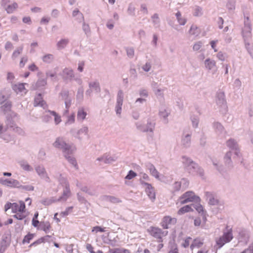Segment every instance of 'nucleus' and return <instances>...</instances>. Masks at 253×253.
Returning a JSON list of instances; mask_svg holds the SVG:
<instances>
[{
	"label": "nucleus",
	"instance_id": "41",
	"mask_svg": "<svg viewBox=\"0 0 253 253\" xmlns=\"http://www.w3.org/2000/svg\"><path fill=\"white\" fill-rule=\"evenodd\" d=\"M193 211L192 206L186 205L181 208L178 211L177 213L179 215H182L186 212Z\"/></svg>",
	"mask_w": 253,
	"mask_h": 253
},
{
	"label": "nucleus",
	"instance_id": "62",
	"mask_svg": "<svg viewBox=\"0 0 253 253\" xmlns=\"http://www.w3.org/2000/svg\"><path fill=\"white\" fill-rule=\"evenodd\" d=\"M203 14L202 8L200 6H196L194 9L193 15L195 16H200Z\"/></svg>",
	"mask_w": 253,
	"mask_h": 253
},
{
	"label": "nucleus",
	"instance_id": "61",
	"mask_svg": "<svg viewBox=\"0 0 253 253\" xmlns=\"http://www.w3.org/2000/svg\"><path fill=\"white\" fill-rule=\"evenodd\" d=\"M127 55L130 58H132L134 56V50L133 47H126V48Z\"/></svg>",
	"mask_w": 253,
	"mask_h": 253
},
{
	"label": "nucleus",
	"instance_id": "18",
	"mask_svg": "<svg viewBox=\"0 0 253 253\" xmlns=\"http://www.w3.org/2000/svg\"><path fill=\"white\" fill-rule=\"evenodd\" d=\"M7 125L8 127L12 128L13 131L21 135H24L25 132L21 128L16 126L15 124L12 121V120H7Z\"/></svg>",
	"mask_w": 253,
	"mask_h": 253
},
{
	"label": "nucleus",
	"instance_id": "59",
	"mask_svg": "<svg viewBox=\"0 0 253 253\" xmlns=\"http://www.w3.org/2000/svg\"><path fill=\"white\" fill-rule=\"evenodd\" d=\"M58 201V199L54 200L53 198L52 199H45L42 201L41 203L44 206H49L52 203Z\"/></svg>",
	"mask_w": 253,
	"mask_h": 253
},
{
	"label": "nucleus",
	"instance_id": "45",
	"mask_svg": "<svg viewBox=\"0 0 253 253\" xmlns=\"http://www.w3.org/2000/svg\"><path fill=\"white\" fill-rule=\"evenodd\" d=\"M47 112L50 113V115H52V116L54 117V122L56 125L59 124L61 122L60 116H59L56 112L48 110Z\"/></svg>",
	"mask_w": 253,
	"mask_h": 253
},
{
	"label": "nucleus",
	"instance_id": "22",
	"mask_svg": "<svg viewBox=\"0 0 253 253\" xmlns=\"http://www.w3.org/2000/svg\"><path fill=\"white\" fill-rule=\"evenodd\" d=\"M88 87L95 93H99L101 91L100 83L97 80L89 82Z\"/></svg>",
	"mask_w": 253,
	"mask_h": 253
},
{
	"label": "nucleus",
	"instance_id": "57",
	"mask_svg": "<svg viewBox=\"0 0 253 253\" xmlns=\"http://www.w3.org/2000/svg\"><path fill=\"white\" fill-rule=\"evenodd\" d=\"M50 237V236L47 235V236H46L44 237H42V238L39 239L38 240H37V241H35L33 243H32L30 245V247H31L32 246H36L38 245H39V244H41L42 243H43V242H45L46 238H49Z\"/></svg>",
	"mask_w": 253,
	"mask_h": 253
},
{
	"label": "nucleus",
	"instance_id": "28",
	"mask_svg": "<svg viewBox=\"0 0 253 253\" xmlns=\"http://www.w3.org/2000/svg\"><path fill=\"white\" fill-rule=\"evenodd\" d=\"M9 245L8 238L6 236H2L0 245V253H3Z\"/></svg>",
	"mask_w": 253,
	"mask_h": 253
},
{
	"label": "nucleus",
	"instance_id": "21",
	"mask_svg": "<svg viewBox=\"0 0 253 253\" xmlns=\"http://www.w3.org/2000/svg\"><path fill=\"white\" fill-rule=\"evenodd\" d=\"M233 154H234V151L230 150L226 153L224 157L225 164L228 168H233V164L231 160Z\"/></svg>",
	"mask_w": 253,
	"mask_h": 253
},
{
	"label": "nucleus",
	"instance_id": "37",
	"mask_svg": "<svg viewBox=\"0 0 253 253\" xmlns=\"http://www.w3.org/2000/svg\"><path fill=\"white\" fill-rule=\"evenodd\" d=\"M239 238L241 241H246L248 240L249 236L247 230L244 229H240L239 232Z\"/></svg>",
	"mask_w": 253,
	"mask_h": 253
},
{
	"label": "nucleus",
	"instance_id": "3",
	"mask_svg": "<svg viewBox=\"0 0 253 253\" xmlns=\"http://www.w3.org/2000/svg\"><path fill=\"white\" fill-rule=\"evenodd\" d=\"M58 181L60 184L64 187L63 194L58 199V202H65L70 197L71 193L70 189L69 183L66 178L60 175Z\"/></svg>",
	"mask_w": 253,
	"mask_h": 253
},
{
	"label": "nucleus",
	"instance_id": "6",
	"mask_svg": "<svg viewBox=\"0 0 253 253\" xmlns=\"http://www.w3.org/2000/svg\"><path fill=\"white\" fill-rule=\"evenodd\" d=\"M178 202L181 205L192 202H200V198L196 196L193 192L189 191L184 193L179 198Z\"/></svg>",
	"mask_w": 253,
	"mask_h": 253
},
{
	"label": "nucleus",
	"instance_id": "44",
	"mask_svg": "<svg viewBox=\"0 0 253 253\" xmlns=\"http://www.w3.org/2000/svg\"><path fill=\"white\" fill-rule=\"evenodd\" d=\"M47 84L46 79L40 78L37 81L36 84V87L37 88H42L44 87Z\"/></svg>",
	"mask_w": 253,
	"mask_h": 253
},
{
	"label": "nucleus",
	"instance_id": "29",
	"mask_svg": "<svg viewBox=\"0 0 253 253\" xmlns=\"http://www.w3.org/2000/svg\"><path fill=\"white\" fill-rule=\"evenodd\" d=\"M170 114L169 111L166 109L161 108L159 113L160 117L163 119V121L165 124L168 123V117Z\"/></svg>",
	"mask_w": 253,
	"mask_h": 253
},
{
	"label": "nucleus",
	"instance_id": "15",
	"mask_svg": "<svg viewBox=\"0 0 253 253\" xmlns=\"http://www.w3.org/2000/svg\"><path fill=\"white\" fill-rule=\"evenodd\" d=\"M71 133L76 138L79 140H82V135H87L88 132V128L87 126H83L77 132L75 131L74 129H71Z\"/></svg>",
	"mask_w": 253,
	"mask_h": 253
},
{
	"label": "nucleus",
	"instance_id": "54",
	"mask_svg": "<svg viewBox=\"0 0 253 253\" xmlns=\"http://www.w3.org/2000/svg\"><path fill=\"white\" fill-rule=\"evenodd\" d=\"M235 0H228L226 4L227 8L230 11H233L235 8Z\"/></svg>",
	"mask_w": 253,
	"mask_h": 253
},
{
	"label": "nucleus",
	"instance_id": "2",
	"mask_svg": "<svg viewBox=\"0 0 253 253\" xmlns=\"http://www.w3.org/2000/svg\"><path fill=\"white\" fill-rule=\"evenodd\" d=\"M233 238L232 229L227 225L226 230L223 231L222 236L216 240V244L218 246L217 248L220 249L226 243L230 242Z\"/></svg>",
	"mask_w": 253,
	"mask_h": 253
},
{
	"label": "nucleus",
	"instance_id": "56",
	"mask_svg": "<svg viewBox=\"0 0 253 253\" xmlns=\"http://www.w3.org/2000/svg\"><path fill=\"white\" fill-rule=\"evenodd\" d=\"M67 120L65 122V124L66 125H71L75 122V115L74 113H73L70 115L67 116Z\"/></svg>",
	"mask_w": 253,
	"mask_h": 253
},
{
	"label": "nucleus",
	"instance_id": "36",
	"mask_svg": "<svg viewBox=\"0 0 253 253\" xmlns=\"http://www.w3.org/2000/svg\"><path fill=\"white\" fill-rule=\"evenodd\" d=\"M87 115L86 112L83 108H79L77 113V120L78 121L83 122Z\"/></svg>",
	"mask_w": 253,
	"mask_h": 253
},
{
	"label": "nucleus",
	"instance_id": "53",
	"mask_svg": "<svg viewBox=\"0 0 253 253\" xmlns=\"http://www.w3.org/2000/svg\"><path fill=\"white\" fill-rule=\"evenodd\" d=\"M13 89L17 93L22 92L24 89H25L24 84L21 83L18 84H15L13 86Z\"/></svg>",
	"mask_w": 253,
	"mask_h": 253
},
{
	"label": "nucleus",
	"instance_id": "52",
	"mask_svg": "<svg viewBox=\"0 0 253 253\" xmlns=\"http://www.w3.org/2000/svg\"><path fill=\"white\" fill-rule=\"evenodd\" d=\"M135 126L137 130L142 132H146L145 125L140 122H137L135 123Z\"/></svg>",
	"mask_w": 253,
	"mask_h": 253
},
{
	"label": "nucleus",
	"instance_id": "5",
	"mask_svg": "<svg viewBox=\"0 0 253 253\" xmlns=\"http://www.w3.org/2000/svg\"><path fill=\"white\" fill-rule=\"evenodd\" d=\"M147 232L151 236L156 239L159 243L163 242V238L166 236L168 233V231H163L161 228L155 226H150L147 229Z\"/></svg>",
	"mask_w": 253,
	"mask_h": 253
},
{
	"label": "nucleus",
	"instance_id": "48",
	"mask_svg": "<svg viewBox=\"0 0 253 253\" xmlns=\"http://www.w3.org/2000/svg\"><path fill=\"white\" fill-rule=\"evenodd\" d=\"M84 89L83 86H81L78 89L76 98L79 101H82L84 98Z\"/></svg>",
	"mask_w": 253,
	"mask_h": 253
},
{
	"label": "nucleus",
	"instance_id": "8",
	"mask_svg": "<svg viewBox=\"0 0 253 253\" xmlns=\"http://www.w3.org/2000/svg\"><path fill=\"white\" fill-rule=\"evenodd\" d=\"M124 101V92L122 90H119L117 95V100L115 105V110L118 117H121L122 106Z\"/></svg>",
	"mask_w": 253,
	"mask_h": 253
},
{
	"label": "nucleus",
	"instance_id": "16",
	"mask_svg": "<svg viewBox=\"0 0 253 253\" xmlns=\"http://www.w3.org/2000/svg\"><path fill=\"white\" fill-rule=\"evenodd\" d=\"M140 182L142 185L146 186L145 191L148 197L152 200L155 199V192L154 188L152 186L151 184L145 182L141 179H140Z\"/></svg>",
	"mask_w": 253,
	"mask_h": 253
},
{
	"label": "nucleus",
	"instance_id": "50",
	"mask_svg": "<svg viewBox=\"0 0 253 253\" xmlns=\"http://www.w3.org/2000/svg\"><path fill=\"white\" fill-rule=\"evenodd\" d=\"M54 59V56L51 54H47L42 57V61L46 63H51Z\"/></svg>",
	"mask_w": 253,
	"mask_h": 253
},
{
	"label": "nucleus",
	"instance_id": "35",
	"mask_svg": "<svg viewBox=\"0 0 253 253\" xmlns=\"http://www.w3.org/2000/svg\"><path fill=\"white\" fill-rule=\"evenodd\" d=\"M108 253H131V252L129 250L122 248H110L108 251Z\"/></svg>",
	"mask_w": 253,
	"mask_h": 253
},
{
	"label": "nucleus",
	"instance_id": "24",
	"mask_svg": "<svg viewBox=\"0 0 253 253\" xmlns=\"http://www.w3.org/2000/svg\"><path fill=\"white\" fill-rule=\"evenodd\" d=\"M205 196L210 205H216L218 204V200L214 198L213 195L211 192H205Z\"/></svg>",
	"mask_w": 253,
	"mask_h": 253
},
{
	"label": "nucleus",
	"instance_id": "7",
	"mask_svg": "<svg viewBox=\"0 0 253 253\" xmlns=\"http://www.w3.org/2000/svg\"><path fill=\"white\" fill-rule=\"evenodd\" d=\"M252 25L248 16L245 17L244 26L242 30V35L244 39H251Z\"/></svg>",
	"mask_w": 253,
	"mask_h": 253
},
{
	"label": "nucleus",
	"instance_id": "43",
	"mask_svg": "<svg viewBox=\"0 0 253 253\" xmlns=\"http://www.w3.org/2000/svg\"><path fill=\"white\" fill-rule=\"evenodd\" d=\"M23 50V46L21 45L18 47L13 52L11 58L12 60H15L18 56L22 52Z\"/></svg>",
	"mask_w": 253,
	"mask_h": 253
},
{
	"label": "nucleus",
	"instance_id": "4",
	"mask_svg": "<svg viewBox=\"0 0 253 253\" xmlns=\"http://www.w3.org/2000/svg\"><path fill=\"white\" fill-rule=\"evenodd\" d=\"M53 146L56 148L62 150L63 154L66 153H73L75 150V147L66 143L63 137H57L53 143Z\"/></svg>",
	"mask_w": 253,
	"mask_h": 253
},
{
	"label": "nucleus",
	"instance_id": "34",
	"mask_svg": "<svg viewBox=\"0 0 253 253\" xmlns=\"http://www.w3.org/2000/svg\"><path fill=\"white\" fill-rule=\"evenodd\" d=\"M155 125V122L154 121L148 120L147 123L145 125L146 132H150L153 133Z\"/></svg>",
	"mask_w": 253,
	"mask_h": 253
},
{
	"label": "nucleus",
	"instance_id": "30",
	"mask_svg": "<svg viewBox=\"0 0 253 253\" xmlns=\"http://www.w3.org/2000/svg\"><path fill=\"white\" fill-rule=\"evenodd\" d=\"M8 14L12 13L18 7L17 3L13 2L11 4L6 5L5 6H2Z\"/></svg>",
	"mask_w": 253,
	"mask_h": 253
},
{
	"label": "nucleus",
	"instance_id": "25",
	"mask_svg": "<svg viewBox=\"0 0 253 253\" xmlns=\"http://www.w3.org/2000/svg\"><path fill=\"white\" fill-rule=\"evenodd\" d=\"M212 127L218 135L223 134L225 129L222 124L218 122H214L212 123Z\"/></svg>",
	"mask_w": 253,
	"mask_h": 253
},
{
	"label": "nucleus",
	"instance_id": "40",
	"mask_svg": "<svg viewBox=\"0 0 253 253\" xmlns=\"http://www.w3.org/2000/svg\"><path fill=\"white\" fill-rule=\"evenodd\" d=\"M51 226L50 223L48 222H41L39 225V229L42 230L46 233H48Z\"/></svg>",
	"mask_w": 253,
	"mask_h": 253
},
{
	"label": "nucleus",
	"instance_id": "55",
	"mask_svg": "<svg viewBox=\"0 0 253 253\" xmlns=\"http://www.w3.org/2000/svg\"><path fill=\"white\" fill-rule=\"evenodd\" d=\"M34 236V234L29 233L24 237V239L22 241L23 244L29 243L30 241L33 239Z\"/></svg>",
	"mask_w": 253,
	"mask_h": 253
},
{
	"label": "nucleus",
	"instance_id": "51",
	"mask_svg": "<svg viewBox=\"0 0 253 253\" xmlns=\"http://www.w3.org/2000/svg\"><path fill=\"white\" fill-rule=\"evenodd\" d=\"M151 18L153 20L152 22L154 26L156 27H159L160 22L159 15L157 13H155L152 16Z\"/></svg>",
	"mask_w": 253,
	"mask_h": 253
},
{
	"label": "nucleus",
	"instance_id": "47",
	"mask_svg": "<svg viewBox=\"0 0 253 253\" xmlns=\"http://www.w3.org/2000/svg\"><path fill=\"white\" fill-rule=\"evenodd\" d=\"M195 204H191L192 208H194L199 213L204 214V211L203 206L200 204V202H195Z\"/></svg>",
	"mask_w": 253,
	"mask_h": 253
},
{
	"label": "nucleus",
	"instance_id": "9",
	"mask_svg": "<svg viewBox=\"0 0 253 253\" xmlns=\"http://www.w3.org/2000/svg\"><path fill=\"white\" fill-rule=\"evenodd\" d=\"M35 169L37 174L41 179H43L47 182H49L50 181V178L48 176L45 169L43 165H36L35 167Z\"/></svg>",
	"mask_w": 253,
	"mask_h": 253
},
{
	"label": "nucleus",
	"instance_id": "39",
	"mask_svg": "<svg viewBox=\"0 0 253 253\" xmlns=\"http://www.w3.org/2000/svg\"><path fill=\"white\" fill-rule=\"evenodd\" d=\"M102 199L104 201H109L113 203H118L121 202L119 198L112 196H103L102 197Z\"/></svg>",
	"mask_w": 253,
	"mask_h": 253
},
{
	"label": "nucleus",
	"instance_id": "26",
	"mask_svg": "<svg viewBox=\"0 0 253 253\" xmlns=\"http://www.w3.org/2000/svg\"><path fill=\"white\" fill-rule=\"evenodd\" d=\"M45 104V102L43 100L42 94L40 93L37 94L35 97L34 106H41L44 108Z\"/></svg>",
	"mask_w": 253,
	"mask_h": 253
},
{
	"label": "nucleus",
	"instance_id": "10",
	"mask_svg": "<svg viewBox=\"0 0 253 253\" xmlns=\"http://www.w3.org/2000/svg\"><path fill=\"white\" fill-rule=\"evenodd\" d=\"M216 102L217 105L222 108L225 111L227 109V103L225 99V95L224 92L219 91L216 93Z\"/></svg>",
	"mask_w": 253,
	"mask_h": 253
},
{
	"label": "nucleus",
	"instance_id": "27",
	"mask_svg": "<svg viewBox=\"0 0 253 253\" xmlns=\"http://www.w3.org/2000/svg\"><path fill=\"white\" fill-rule=\"evenodd\" d=\"M146 168L149 169L151 174L156 178H159V173L156 169L155 166L151 163H148L146 164Z\"/></svg>",
	"mask_w": 253,
	"mask_h": 253
},
{
	"label": "nucleus",
	"instance_id": "42",
	"mask_svg": "<svg viewBox=\"0 0 253 253\" xmlns=\"http://www.w3.org/2000/svg\"><path fill=\"white\" fill-rule=\"evenodd\" d=\"M189 33L191 35L198 36L200 33V31L196 25L193 24L190 27Z\"/></svg>",
	"mask_w": 253,
	"mask_h": 253
},
{
	"label": "nucleus",
	"instance_id": "19",
	"mask_svg": "<svg viewBox=\"0 0 253 253\" xmlns=\"http://www.w3.org/2000/svg\"><path fill=\"white\" fill-rule=\"evenodd\" d=\"M204 64L205 68L209 71L216 70V63L213 59L208 58L205 60Z\"/></svg>",
	"mask_w": 253,
	"mask_h": 253
},
{
	"label": "nucleus",
	"instance_id": "14",
	"mask_svg": "<svg viewBox=\"0 0 253 253\" xmlns=\"http://www.w3.org/2000/svg\"><path fill=\"white\" fill-rule=\"evenodd\" d=\"M176 222V219L175 218L165 216L163 218L160 224L163 229H168L171 225H174Z\"/></svg>",
	"mask_w": 253,
	"mask_h": 253
},
{
	"label": "nucleus",
	"instance_id": "12",
	"mask_svg": "<svg viewBox=\"0 0 253 253\" xmlns=\"http://www.w3.org/2000/svg\"><path fill=\"white\" fill-rule=\"evenodd\" d=\"M59 94L65 101V107L70 108L73 99V96L70 95L69 91L67 90H62Z\"/></svg>",
	"mask_w": 253,
	"mask_h": 253
},
{
	"label": "nucleus",
	"instance_id": "58",
	"mask_svg": "<svg viewBox=\"0 0 253 253\" xmlns=\"http://www.w3.org/2000/svg\"><path fill=\"white\" fill-rule=\"evenodd\" d=\"M203 244V243L199 240H194L192 244L190 246V248L193 250L194 248H200Z\"/></svg>",
	"mask_w": 253,
	"mask_h": 253
},
{
	"label": "nucleus",
	"instance_id": "17",
	"mask_svg": "<svg viewBox=\"0 0 253 253\" xmlns=\"http://www.w3.org/2000/svg\"><path fill=\"white\" fill-rule=\"evenodd\" d=\"M62 76L64 80L69 81H71L75 77L73 70L69 68H65L63 70Z\"/></svg>",
	"mask_w": 253,
	"mask_h": 253
},
{
	"label": "nucleus",
	"instance_id": "31",
	"mask_svg": "<svg viewBox=\"0 0 253 253\" xmlns=\"http://www.w3.org/2000/svg\"><path fill=\"white\" fill-rule=\"evenodd\" d=\"M18 164L24 170L26 171H33V167L28 164L27 161L25 160H21L18 162Z\"/></svg>",
	"mask_w": 253,
	"mask_h": 253
},
{
	"label": "nucleus",
	"instance_id": "1",
	"mask_svg": "<svg viewBox=\"0 0 253 253\" xmlns=\"http://www.w3.org/2000/svg\"><path fill=\"white\" fill-rule=\"evenodd\" d=\"M181 162L184 169L189 173L192 175H199L202 177L204 176L203 169L190 158L183 156L181 157Z\"/></svg>",
	"mask_w": 253,
	"mask_h": 253
},
{
	"label": "nucleus",
	"instance_id": "13",
	"mask_svg": "<svg viewBox=\"0 0 253 253\" xmlns=\"http://www.w3.org/2000/svg\"><path fill=\"white\" fill-rule=\"evenodd\" d=\"M0 183L6 187L15 188H19L20 186V182L16 179L12 178H8L5 179H1L0 181Z\"/></svg>",
	"mask_w": 253,
	"mask_h": 253
},
{
	"label": "nucleus",
	"instance_id": "38",
	"mask_svg": "<svg viewBox=\"0 0 253 253\" xmlns=\"http://www.w3.org/2000/svg\"><path fill=\"white\" fill-rule=\"evenodd\" d=\"M12 104L11 102L6 101L4 105L0 108V111L4 113V114L11 111Z\"/></svg>",
	"mask_w": 253,
	"mask_h": 253
},
{
	"label": "nucleus",
	"instance_id": "60",
	"mask_svg": "<svg viewBox=\"0 0 253 253\" xmlns=\"http://www.w3.org/2000/svg\"><path fill=\"white\" fill-rule=\"evenodd\" d=\"M127 13L131 16L135 15V7L132 3H129L127 10Z\"/></svg>",
	"mask_w": 253,
	"mask_h": 253
},
{
	"label": "nucleus",
	"instance_id": "23",
	"mask_svg": "<svg viewBox=\"0 0 253 253\" xmlns=\"http://www.w3.org/2000/svg\"><path fill=\"white\" fill-rule=\"evenodd\" d=\"M25 209V204L22 202L20 201L19 204L16 203H13L12 212L16 213L17 212H24Z\"/></svg>",
	"mask_w": 253,
	"mask_h": 253
},
{
	"label": "nucleus",
	"instance_id": "33",
	"mask_svg": "<svg viewBox=\"0 0 253 253\" xmlns=\"http://www.w3.org/2000/svg\"><path fill=\"white\" fill-rule=\"evenodd\" d=\"M69 43L68 39H62L57 42L56 46L58 50L65 48Z\"/></svg>",
	"mask_w": 253,
	"mask_h": 253
},
{
	"label": "nucleus",
	"instance_id": "49",
	"mask_svg": "<svg viewBox=\"0 0 253 253\" xmlns=\"http://www.w3.org/2000/svg\"><path fill=\"white\" fill-rule=\"evenodd\" d=\"M190 119L192 122V126L194 128H197L198 126L199 122V118L198 116L193 115L190 117Z\"/></svg>",
	"mask_w": 253,
	"mask_h": 253
},
{
	"label": "nucleus",
	"instance_id": "20",
	"mask_svg": "<svg viewBox=\"0 0 253 253\" xmlns=\"http://www.w3.org/2000/svg\"><path fill=\"white\" fill-rule=\"evenodd\" d=\"M191 134L188 133V134H184L182 135L181 137V145L184 148H189L191 145Z\"/></svg>",
	"mask_w": 253,
	"mask_h": 253
},
{
	"label": "nucleus",
	"instance_id": "64",
	"mask_svg": "<svg viewBox=\"0 0 253 253\" xmlns=\"http://www.w3.org/2000/svg\"><path fill=\"white\" fill-rule=\"evenodd\" d=\"M86 249L90 253H103V252L101 250H98L96 252H95L93 250V247L89 244H86Z\"/></svg>",
	"mask_w": 253,
	"mask_h": 253
},
{
	"label": "nucleus",
	"instance_id": "46",
	"mask_svg": "<svg viewBox=\"0 0 253 253\" xmlns=\"http://www.w3.org/2000/svg\"><path fill=\"white\" fill-rule=\"evenodd\" d=\"M102 240L104 243L108 244L112 247H114L117 245V241L115 240L109 239L108 236L103 237Z\"/></svg>",
	"mask_w": 253,
	"mask_h": 253
},
{
	"label": "nucleus",
	"instance_id": "32",
	"mask_svg": "<svg viewBox=\"0 0 253 253\" xmlns=\"http://www.w3.org/2000/svg\"><path fill=\"white\" fill-rule=\"evenodd\" d=\"M73 153H66L64 154V156L71 164H72L76 169H78V164L76 159L71 156Z\"/></svg>",
	"mask_w": 253,
	"mask_h": 253
},
{
	"label": "nucleus",
	"instance_id": "63",
	"mask_svg": "<svg viewBox=\"0 0 253 253\" xmlns=\"http://www.w3.org/2000/svg\"><path fill=\"white\" fill-rule=\"evenodd\" d=\"M136 175L137 174L136 172L133 171L132 170H130L128 172L125 178L126 179L130 180L135 177Z\"/></svg>",
	"mask_w": 253,
	"mask_h": 253
},
{
	"label": "nucleus",
	"instance_id": "11",
	"mask_svg": "<svg viewBox=\"0 0 253 253\" xmlns=\"http://www.w3.org/2000/svg\"><path fill=\"white\" fill-rule=\"evenodd\" d=\"M226 146L230 149L234 151L235 156L239 157L240 150L237 142L233 138H230L226 141Z\"/></svg>",
	"mask_w": 253,
	"mask_h": 253
}]
</instances>
